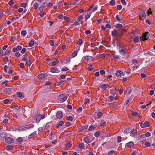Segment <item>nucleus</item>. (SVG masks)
<instances>
[{
	"label": "nucleus",
	"instance_id": "nucleus-1",
	"mask_svg": "<svg viewBox=\"0 0 155 155\" xmlns=\"http://www.w3.org/2000/svg\"><path fill=\"white\" fill-rule=\"evenodd\" d=\"M139 16L140 20H143L145 18L146 14L145 12L140 10L139 12Z\"/></svg>",
	"mask_w": 155,
	"mask_h": 155
},
{
	"label": "nucleus",
	"instance_id": "nucleus-2",
	"mask_svg": "<svg viewBox=\"0 0 155 155\" xmlns=\"http://www.w3.org/2000/svg\"><path fill=\"white\" fill-rule=\"evenodd\" d=\"M58 98L60 100V102L63 103L67 100V97L64 96L63 94H61L59 96Z\"/></svg>",
	"mask_w": 155,
	"mask_h": 155
},
{
	"label": "nucleus",
	"instance_id": "nucleus-3",
	"mask_svg": "<svg viewBox=\"0 0 155 155\" xmlns=\"http://www.w3.org/2000/svg\"><path fill=\"white\" fill-rule=\"evenodd\" d=\"M149 35V34L148 32H146L144 35H143V37L142 38H140V40L145 41L148 38Z\"/></svg>",
	"mask_w": 155,
	"mask_h": 155
},
{
	"label": "nucleus",
	"instance_id": "nucleus-4",
	"mask_svg": "<svg viewBox=\"0 0 155 155\" xmlns=\"http://www.w3.org/2000/svg\"><path fill=\"white\" fill-rule=\"evenodd\" d=\"M45 118V116L44 115H42L41 114H39L37 117L36 120V123H38L41 119H43Z\"/></svg>",
	"mask_w": 155,
	"mask_h": 155
},
{
	"label": "nucleus",
	"instance_id": "nucleus-5",
	"mask_svg": "<svg viewBox=\"0 0 155 155\" xmlns=\"http://www.w3.org/2000/svg\"><path fill=\"white\" fill-rule=\"evenodd\" d=\"M63 115V114L62 111H59L57 112L56 116L58 119H60L62 117Z\"/></svg>",
	"mask_w": 155,
	"mask_h": 155
},
{
	"label": "nucleus",
	"instance_id": "nucleus-6",
	"mask_svg": "<svg viewBox=\"0 0 155 155\" xmlns=\"http://www.w3.org/2000/svg\"><path fill=\"white\" fill-rule=\"evenodd\" d=\"M5 141L7 143H12L14 142V140L12 137H7L5 139Z\"/></svg>",
	"mask_w": 155,
	"mask_h": 155
},
{
	"label": "nucleus",
	"instance_id": "nucleus-7",
	"mask_svg": "<svg viewBox=\"0 0 155 155\" xmlns=\"http://www.w3.org/2000/svg\"><path fill=\"white\" fill-rule=\"evenodd\" d=\"M50 71L53 73H59L60 72V70H58L57 68L52 67L50 69Z\"/></svg>",
	"mask_w": 155,
	"mask_h": 155
},
{
	"label": "nucleus",
	"instance_id": "nucleus-8",
	"mask_svg": "<svg viewBox=\"0 0 155 155\" xmlns=\"http://www.w3.org/2000/svg\"><path fill=\"white\" fill-rule=\"evenodd\" d=\"M112 35L114 37L118 36H119V35H118L117 34V31L116 29H114L113 31H112Z\"/></svg>",
	"mask_w": 155,
	"mask_h": 155
},
{
	"label": "nucleus",
	"instance_id": "nucleus-9",
	"mask_svg": "<svg viewBox=\"0 0 155 155\" xmlns=\"http://www.w3.org/2000/svg\"><path fill=\"white\" fill-rule=\"evenodd\" d=\"M126 29H124V28H120L118 29V31L120 33V34L121 35H119L120 37V36L122 35L123 34V32H124L126 31Z\"/></svg>",
	"mask_w": 155,
	"mask_h": 155
},
{
	"label": "nucleus",
	"instance_id": "nucleus-10",
	"mask_svg": "<svg viewBox=\"0 0 155 155\" xmlns=\"http://www.w3.org/2000/svg\"><path fill=\"white\" fill-rule=\"evenodd\" d=\"M59 63V61L58 58H56L55 61L51 62V66H54L57 65Z\"/></svg>",
	"mask_w": 155,
	"mask_h": 155
},
{
	"label": "nucleus",
	"instance_id": "nucleus-11",
	"mask_svg": "<svg viewBox=\"0 0 155 155\" xmlns=\"http://www.w3.org/2000/svg\"><path fill=\"white\" fill-rule=\"evenodd\" d=\"M123 72L121 71H117L116 73V75L117 77L121 76L123 74Z\"/></svg>",
	"mask_w": 155,
	"mask_h": 155
},
{
	"label": "nucleus",
	"instance_id": "nucleus-12",
	"mask_svg": "<svg viewBox=\"0 0 155 155\" xmlns=\"http://www.w3.org/2000/svg\"><path fill=\"white\" fill-rule=\"evenodd\" d=\"M100 88L104 90H106L107 88V85L105 84H103L99 86Z\"/></svg>",
	"mask_w": 155,
	"mask_h": 155
},
{
	"label": "nucleus",
	"instance_id": "nucleus-13",
	"mask_svg": "<svg viewBox=\"0 0 155 155\" xmlns=\"http://www.w3.org/2000/svg\"><path fill=\"white\" fill-rule=\"evenodd\" d=\"M34 127V125L32 124H31L28 125H26L25 126V127L26 129H29L31 128H32Z\"/></svg>",
	"mask_w": 155,
	"mask_h": 155
},
{
	"label": "nucleus",
	"instance_id": "nucleus-14",
	"mask_svg": "<svg viewBox=\"0 0 155 155\" xmlns=\"http://www.w3.org/2000/svg\"><path fill=\"white\" fill-rule=\"evenodd\" d=\"M134 143L132 141H130L128 143H127L126 144V147H128V148H130L131 147V146H132L133 145Z\"/></svg>",
	"mask_w": 155,
	"mask_h": 155
},
{
	"label": "nucleus",
	"instance_id": "nucleus-15",
	"mask_svg": "<svg viewBox=\"0 0 155 155\" xmlns=\"http://www.w3.org/2000/svg\"><path fill=\"white\" fill-rule=\"evenodd\" d=\"M83 140L87 143H89L91 142L89 140V138L87 137H84L83 139Z\"/></svg>",
	"mask_w": 155,
	"mask_h": 155
},
{
	"label": "nucleus",
	"instance_id": "nucleus-16",
	"mask_svg": "<svg viewBox=\"0 0 155 155\" xmlns=\"http://www.w3.org/2000/svg\"><path fill=\"white\" fill-rule=\"evenodd\" d=\"M131 133L130 134L131 136L134 137L136 135V130L135 129H133L132 130L130 131Z\"/></svg>",
	"mask_w": 155,
	"mask_h": 155
},
{
	"label": "nucleus",
	"instance_id": "nucleus-17",
	"mask_svg": "<svg viewBox=\"0 0 155 155\" xmlns=\"http://www.w3.org/2000/svg\"><path fill=\"white\" fill-rule=\"evenodd\" d=\"M10 91V88H6L4 90L5 92L7 94H9Z\"/></svg>",
	"mask_w": 155,
	"mask_h": 155
},
{
	"label": "nucleus",
	"instance_id": "nucleus-18",
	"mask_svg": "<svg viewBox=\"0 0 155 155\" xmlns=\"http://www.w3.org/2000/svg\"><path fill=\"white\" fill-rule=\"evenodd\" d=\"M23 139H22V138H21V137H18L17 139H16V141L17 142L20 143V144H21V143L22 142H23Z\"/></svg>",
	"mask_w": 155,
	"mask_h": 155
},
{
	"label": "nucleus",
	"instance_id": "nucleus-19",
	"mask_svg": "<svg viewBox=\"0 0 155 155\" xmlns=\"http://www.w3.org/2000/svg\"><path fill=\"white\" fill-rule=\"evenodd\" d=\"M64 124V122L63 121H61L59 122V123L56 125L57 128H58L60 126H62Z\"/></svg>",
	"mask_w": 155,
	"mask_h": 155
},
{
	"label": "nucleus",
	"instance_id": "nucleus-20",
	"mask_svg": "<svg viewBox=\"0 0 155 155\" xmlns=\"http://www.w3.org/2000/svg\"><path fill=\"white\" fill-rule=\"evenodd\" d=\"M91 58V57H90L89 56H86L84 57L83 58V59H84V60L86 61H88L89 60H90V58Z\"/></svg>",
	"mask_w": 155,
	"mask_h": 155
},
{
	"label": "nucleus",
	"instance_id": "nucleus-21",
	"mask_svg": "<svg viewBox=\"0 0 155 155\" xmlns=\"http://www.w3.org/2000/svg\"><path fill=\"white\" fill-rule=\"evenodd\" d=\"M35 132L34 133H31L30 135H29L28 138L29 139H31L32 138H33L36 134Z\"/></svg>",
	"mask_w": 155,
	"mask_h": 155
},
{
	"label": "nucleus",
	"instance_id": "nucleus-22",
	"mask_svg": "<svg viewBox=\"0 0 155 155\" xmlns=\"http://www.w3.org/2000/svg\"><path fill=\"white\" fill-rule=\"evenodd\" d=\"M110 93L113 96H114L116 94V92L114 89H111L110 91Z\"/></svg>",
	"mask_w": 155,
	"mask_h": 155
},
{
	"label": "nucleus",
	"instance_id": "nucleus-23",
	"mask_svg": "<svg viewBox=\"0 0 155 155\" xmlns=\"http://www.w3.org/2000/svg\"><path fill=\"white\" fill-rule=\"evenodd\" d=\"M119 51L121 55H124L125 54V52L124 49L121 48V49H120Z\"/></svg>",
	"mask_w": 155,
	"mask_h": 155
},
{
	"label": "nucleus",
	"instance_id": "nucleus-24",
	"mask_svg": "<svg viewBox=\"0 0 155 155\" xmlns=\"http://www.w3.org/2000/svg\"><path fill=\"white\" fill-rule=\"evenodd\" d=\"M63 81H63V80L60 81H59L55 83V86H59L60 84H61L63 83Z\"/></svg>",
	"mask_w": 155,
	"mask_h": 155
},
{
	"label": "nucleus",
	"instance_id": "nucleus-25",
	"mask_svg": "<svg viewBox=\"0 0 155 155\" xmlns=\"http://www.w3.org/2000/svg\"><path fill=\"white\" fill-rule=\"evenodd\" d=\"M96 128V127L94 126H93L91 125L89 127L88 130L90 131H92L93 130L95 129Z\"/></svg>",
	"mask_w": 155,
	"mask_h": 155
},
{
	"label": "nucleus",
	"instance_id": "nucleus-26",
	"mask_svg": "<svg viewBox=\"0 0 155 155\" xmlns=\"http://www.w3.org/2000/svg\"><path fill=\"white\" fill-rule=\"evenodd\" d=\"M115 1L114 0H111L109 3V4L111 6L114 5L115 4Z\"/></svg>",
	"mask_w": 155,
	"mask_h": 155
},
{
	"label": "nucleus",
	"instance_id": "nucleus-27",
	"mask_svg": "<svg viewBox=\"0 0 155 155\" xmlns=\"http://www.w3.org/2000/svg\"><path fill=\"white\" fill-rule=\"evenodd\" d=\"M16 95L21 98H23L22 97V93L21 92H18L16 93Z\"/></svg>",
	"mask_w": 155,
	"mask_h": 155
},
{
	"label": "nucleus",
	"instance_id": "nucleus-28",
	"mask_svg": "<svg viewBox=\"0 0 155 155\" xmlns=\"http://www.w3.org/2000/svg\"><path fill=\"white\" fill-rule=\"evenodd\" d=\"M3 102L4 103H5V104H9L11 103V102L10 101L9 99H6L4 100L3 101Z\"/></svg>",
	"mask_w": 155,
	"mask_h": 155
},
{
	"label": "nucleus",
	"instance_id": "nucleus-29",
	"mask_svg": "<svg viewBox=\"0 0 155 155\" xmlns=\"http://www.w3.org/2000/svg\"><path fill=\"white\" fill-rule=\"evenodd\" d=\"M45 77V75L43 74H39L38 75V78H44Z\"/></svg>",
	"mask_w": 155,
	"mask_h": 155
},
{
	"label": "nucleus",
	"instance_id": "nucleus-30",
	"mask_svg": "<svg viewBox=\"0 0 155 155\" xmlns=\"http://www.w3.org/2000/svg\"><path fill=\"white\" fill-rule=\"evenodd\" d=\"M34 44V41L33 40H31L29 43V46L31 47Z\"/></svg>",
	"mask_w": 155,
	"mask_h": 155
},
{
	"label": "nucleus",
	"instance_id": "nucleus-31",
	"mask_svg": "<svg viewBox=\"0 0 155 155\" xmlns=\"http://www.w3.org/2000/svg\"><path fill=\"white\" fill-rule=\"evenodd\" d=\"M77 51H74L72 53L71 56L73 57H74L77 55Z\"/></svg>",
	"mask_w": 155,
	"mask_h": 155
},
{
	"label": "nucleus",
	"instance_id": "nucleus-32",
	"mask_svg": "<svg viewBox=\"0 0 155 155\" xmlns=\"http://www.w3.org/2000/svg\"><path fill=\"white\" fill-rule=\"evenodd\" d=\"M115 27L116 28H120L123 27V26L121 24H120L116 25Z\"/></svg>",
	"mask_w": 155,
	"mask_h": 155
},
{
	"label": "nucleus",
	"instance_id": "nucleus-33",
	"mask_svg": "<svg viewBox=\"0 0 155 155\" xmlns=\"http://www.w3.org/2000/svg\"><path fill=\"white\" fill-rule=\"evenodd\" d=\"M131 129L130 128H126L125 130L124 131V133H130V131L131 130Z\"/></svg>",
	"mask_w": 155,
	"mask_h": 155
},
{
	"label": "nucleus",
	"instance_id": "nucleus-34",
	"mask_svg": "<svg viewBox=\"0 0 155 155\" xmlns=\"http://www.w3.org/2000/svg\"><path fill=\"white\" fill-rule=\"evenodd\" d=\"M25 127L21 126H19L18 127V128L20 130H25Z\"/></svg>",
	"mask_w": 155,
	"mask_h": 155
},
{
	"label": "nucleus",
	"instance_id": "nucleus-35",
	"mask_svg": "<svg viewBox=\"0 0 155 155\" xmlns=\"http://www.w3.org/2000/svg\"><path fill=\"white\" fill-rule=\"evenodd\" d=\"M79 147L81 149H83L85 146L84 143H81L79 144Z\"/></svg>",
	"mask_w": 155,
	"mask_h": 155
},
{
	"label": "nucleus",
	"instance_id": "nucleus-36",
	"mask_svg": "<svg viewBox=\"0 0 155 155\" xmlns=\"http://www.w3.org/2000/svg\"><path fill=\"white\" fill-rule=\"evenodd\" d=\"M13 148V146L8 145L6 147V150H9Z\"/></svg>",
	"mask_w": 155,
	"mask_h": 155
},
{
	"label": "nucleus",
	"instance_id": "nucleus-37",
	"mask_svg": "<svg viewBox=\"0 0 155 155\" xmlns=\"http://www.w3.org/2000/svg\"><path fill=\"white\" fill-rule=\"evenodd\" d=\"M103 115V113L102 112L99 111L97 113V117L98 118H100Z\"/></svg>",
	"mask_w": 155,
	"mask_h": 155
},
{
	"label": "nucleus",
	"instance_id": "nucleus-38",
	"mask_svg": "<svg viewBox=\"0 0 155 155\" xmlns=\"http://www.w3.org/2000/svg\"><path fill=\"white\" fill-rule=\"evenodd\" d=\"M22 57H23L22 60L24 61H26L27 60V56L24 55Z\"/></svg>",
	"mask_w": 155,
	"mask_h": 155
},
{
	"label": "nucleus",
	"instance_id": "nucleus-39",
	"mask_svg": "<svg viewBox=\"0 0 155 155\" xmlns=\"http://www.w3.org/2000/svg\"><path fill=\"white\" fill-rule=\"evenodd\" d=\"M38 3L35 2L33 5V7L35 9H36L38 8Z\"/></svg>",
	"mask_w": 155,
	"mask_h": 155
},
{
	"label": "nucleus",
	"instance_id": "nucleus-40",
	"mask_svg": "<svg viewBox=\"0 0 155 155\" xmlns=\"http://www.w3.org/2000/svg\"><path fill=\"white\" fill-rule=\"evenodd\" d=\"M83 42V41L82 39H80L79 40L78 42H77V44L78 45H81Z\"/></svg>",
	"mask_w": 155,
	"mask_h": 155
},
{
	"label": "nucleus",
	"instance_id": "nucleus-41",
	"mask_svg": "<svg viewBox=\"0 0 155 155\" xmlns=\"http://www.w3.org/2000/svg\"><path fill=\"white\" fill-rule=\"evenodd\" d=\"M71 146V144L70 143H68L65 144V147L66 148L70 147Z\"/></svg>",
	"mask_w": 155,
	"mask_h": 155
},
{
	"label": "nucleus",
	"instance_id": "nucleus-42",
	"mask_svg": "<svg viewBox=\"0 0 155 155\" xmlns=\"http://www.w3.org/2000/svg\"><path fill=\"white\" fill-rule=\"evenodd\" d=\"M150 124L147 121H145L144 123V125L145 128L146 127H148L149 126Z\"/></svg>",
	"mask_w": 155,
	"mask_h": 155
},
{
	"label": "nucleus",
	"instance_id": "nucleus-43",
	"mask_svg": "<svg viewBox=\"0 0 155 155\" xmlns=\"http://www.w3.org/2000/svg\"><path fill=\"white\" fill-rule=\"evenodd\" d=\"M78 1L77 0H73L71 2V4L74 5L77 3Z\"/></svg>",
	"mask_w": 155,
	"mask_h": 155
},
{
	"label": "nucleus",
	"instance_id": "nucleus-44",
	"mask_svg": "<svg viewBox=\"0 0 155 155\" xmlns=\"http://www.w3.org/2000/svg\"><path fill=\"white\" fill-rule=\"evenodd\" d=\"M67 119L68 120H69L70 121H72L73 120L72 117L71 116L68 117L67 118Z\"/></svg>",
	"mask_w": 155,
	"mask_h": 155
},
{
	"label": "nucleus",
	"instance_id": "nucleus-45",
	"mask_svg": "<svg viewBox=\"0 0 155 155\" xmlns=\"http://www.w3.org/2000/svg\"><path fill=\"white\" fill-rule=\"evenodd\" d=\"M100 134V131H97L95 133L94 135L96 137H98Z\"/></svg>",
	"mask_w": 155,
	"mask_h": 155
},
{
	"label": "nucleus",
	"instance_id": "nucleus-46",
	"mask_svg": "<svg viewBox=\"0 0 155 155\" xmlns=\"http://www.w3.org/2000/svg\"><path fill=\"white\" fill-rule=\"evenodd\" d=\"M115 151L113 150L109 151L108 153V155H112V154L115 152Z\"/></svg>",
	"mask_w": 155,
	"mask_h": 155
},
{
	"label": "nucleus",
	"instance_id": "nucleus-47",
	"mask_svg": "<svg viewBox=\"0 0 155 155\" xmlns=\"http://www.w3.org/2000/svg\"><path fill=\"white\" fill-rule=\"evenodd\" d=\"M83 18H84L83 16L82 15H80L79 17L78 20L79 21H80L81 20H83Z\"/></svg>",
	"mask_w": 155,
	"mask_h": 155
},
{
	"label": "nucleus",
	"instance_id": "nucleus-48",
	"mask_svg": "<svg viewBox=\"0 0 155 155\" xmlns=\"http://www.w3.org/2000/svg\"><path fill=\"white\" fill-rule=\"evenodd\" d=\"M122 138L120 136H118L117 137V141L118 143H120L121 142Z\"/></svg>",
	"mask_w": 155,
	"mask_h": 155
},
{
	"label": "nucleus",
	"instance_id": "nucleus-49",
	"mask_svg": "<svg viewBox=\"0 0 155 155\" xmlns=\"http://www.w3.org/2000/svg\"><path fill=\"white\" fill-rule=\"evenodd\" d=\"M3 60L5 62H8V58L7 57H5L3 58Z\"/></svg>",
	"mask_w": 155,
	"mask_h": 155
},
{
	"label": "nucleus",
	"instance_id": "nucleus-50",
	"mask_svg": "<svg viewBox=\"0 0 155 155\" xmlns=\"http://www.w3.org/2000/svg\"><path fill=\"white\" fill-rule=\"evenodd\" d=\"M11 51V49H7L5 51V55L8 54Z\"/></svg>",
	"mask_w": 155,
	"mask_h": 155
},
{
	"label": "nucleus",
	"instance_id": "nucleus-51",
	"mask_svg": "<svg viewBox=\"0 0 155 155\" xmlns=\"http://www.w3.org/2000/svg\"><path fill=\"white\" fill-rule=\"evenodd\" d=\"M79 23L78 21H75L74 23L72 25V26H73V27H74L76 25H79Z\"/></svg>",
	"mask_w": 155,
	"mask_h": 155
},
{
	"label": "nucleus",
	"instance_id": "nucleus-52",
	"mask_svg": "<svg viewBox=\"0 0 155 155\" xmlns=\"http://www.w3.org/2000/svg\"><path fill=\"white\" fill-rule=\"evenodd\" d=\"M26 31H22L21 32V34L24 36L26 35Z\"/></svg>",
	"mask_w": 155,
	"mask_h": 155
},
{
	"label": "nucleus",
	"instance_id": "nucleus-53",
	"mask_svg": "<svg viewBox=\"0 0 155 155\" xmlns=\"http://www.w3.org/2000/svg\"><path fill=\"white\" fill-rule=\"evenodd\" d=\"M122 6L121 5H118L117 6V8L118 10H120L122 9Z\"/></svg>",
	"mask_w": 155,
	"mask_h": 155
},
{
	"label": "nucleus",
	"instance_id": "nucleus-54",
	"mask_svg": "<svg viewBox=\"0 0 155 155\" xmlns=\"http://www.w3.org/2000/svg\"><path fill=\"white\" fill-rule=\"evenodd\" d=\"M13 4L14 1L13 0L10 1L8 3V4L9 5H12Z\"/></svg>",
	"mask_w": 155,
	"mask_h": 155
},
{
	"label": "nucleus",
	"instance_id": "nucleus-55",
	"mask_svg": "<svg viewBox=\"0 0 155 155\" xmlns=\"http://www.w3.org/2000/svg\"><path fill=\"white\" fill-rule=\"evenodd\" d=\"M8 67L7 65H5L4 67V70L5 72L6 73L7 71Z\"/></svg>",
	"mask_w": 155,
	"mask_h": 155
},
{
	"label": "nucleus",
	"instance_id": "nucleus-56",
	"mask_svg": "<svg viewBox=\"0 0 155 155\" xmlns=\"http://www.w3.org/2000/svg\"><path fill=\"white\" fill-rule=\"evenodd\" d=\"M145 135L146 137H148L150 136L151 134L150 132H147L145 134Z\"/></svg>",
	"mask_w": 155,
	"mask_h": 155
},
{
	"label": "nucleus",
	"instance_id": "nucleus-57",
	"mask_svg": "<svg viewBox=\"0 0 155 155\" xmlns=\"http://www.w3.org/2000/svg\"><path fill=\"white\" fill-rule=\"evenodd\" d=\"M116 18L117 21H120V17L118 15H117L116 16Z\"/></svg>",
	"mask_w": 155,
	"mask_h": 155
},
{
	"label": "nucleus",
	"instance_id": "nucleus-58",
	"mask_svg": "<svg viewBox=\"0 0 155 155\" xmlns=\"http://www.w3.org/2000/svg\"><path fill=\"white\" fill-rule=\"evenodd\" d=\"M90 101V100L89 99H88V98L86 99L85 100L84 104H86L87 103H89V102Z\"/></svg>",
	"mask_w": 155,
	"mask_h": 155
},
{
	"label": "nucleus",
	"instance_id": "nucleus-59",
	"mask_svg": "<svg viewBox=\"0 0 155 155\" xmlns=\"http://www.w3.org/2000/svg\"><path fill=\"white\" fill-rule=\"evenodd\" d=\"M16 48H17L18 51H19L21 49L22 47L20 45H18L16 47Z\"/></svg>",
	"mask_w": 155,
	"mask_h": 155
},
{
	"label": "nucleus",
	"instance_id": "nucleus-60",
	"mask_svg": "<svg viewBox=\"0 0 155 155\" xmlns=\"http://www.w3.org/2000/svg\"><path fill=\"white\" fill-rule=\"evenodd\" d=\"M26 64L29 67L31 64V62L27 60L26 61Z\"/></svg>",
	"mask_w": 155,
	"mask_h": 155
},
{
	"label": "nucleus",
	"instance_id": "nucleus-61",
	"mask_svg": "<svg viewBox=\"0 0 155 155\" xmlns=\"http://www.w3.org/2000/svg\"><path fill=\"white\" fill-rule=\"evenodd\" d=\"M91 15L88 14L87 15L85 16V20L86 21L88 18L90 17Z\"/></svg>",
	"mask_w": 155,
	"mask_h": 155
},
{
	"label": "nucleus",
	"instance_id": "nucleus-62",
	"mask_svg": "<svg viewBox=\"0 0 155 155\" xmlns=\"http://www.w3.org/2000/svg\"><path fill=\"white\" fill-rule=\"evenodd\" d=\"M140 76L142 78H144L146 77V75L144 73H141L140 74Z\"/></svg>",
	"mask_w": 155,
	"mask_h": 155
},
{
	"label": "nucleus",
	"instance_id": "nucleus-63",
	"mask_svg": "<svg viewBox=\"0 0 155 155\" xmlns=\"http://www.w3.org/2000/svg\"><path fill=\"white\" fill-rule=\"evenodd\" d=\"M26 48H23L21 51V53L22 54H24L26 51Z\"/></svg>",
	"mask_w": 155,
	"mask_h": 155
},
{
	"label": "nucleus",
	"instance_id": "nucleus-64",
	"mask_svg": "<svg viewBox=\"0 0 155 155\" xmlns=\"http://www.w3.org/2000/svg\"><path fill=\"white\" fill-rule=\"evenodd\" d=\"M91 33V31L90 30H87L85 31V34L87 35L90 34Z\"/></svg>",
	"mask_w": 155,
	"mask_h": 155
}]
</instances>
